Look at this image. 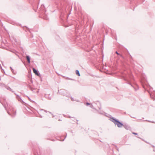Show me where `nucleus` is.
<instances>
[{"instance_id":"1","label":"nucleus","mask_w":155,"mask_h":155,"mask_svg":"<svg viewBox=\"0 0 155 155\" xmlns=\"http://www.w3.org/2000/svg\"><path fill=\"white\" fill-rule=\"evenodd\" d=\"M111 120L115 125H117L118 127H121L123 125V124L122 123L114 118H111Z\"/></svg>"},{"instance_id":"2","label":"nucleus","mask_w":155,"mask_h":155,"mask_svg":"<svg viewBox=\"0 0 155 155\" xmlns=\"http://www.w3.org/2000/svg\"><path fill=\"white\" fill-rule=\"evenodd\" d=\"M12 113L10 114L9 112H8V113L10 115H11L12 116H14L16 114V112L15 110H14V109H12Z\"/></svg>"},{"instance_id":"3","label":"nucleus","mask_w":155,"mask_h":155,"mask_svg":"<svg viewBox=\"0 0 155 155\" xmlns=\"http://www.w3.org/2000/svg\"><path fill=\"white\" fill-rule=\"evenodd\" d=\"M33 70L34 73L37 75L39 76V74H38V71L34 68H33Z\"/></svg>"},{"instance_id":"4","label":"nucleus","mask_w":155,"mask_h":155,"mask_svg":"<svg viewBox=\"0 0 155 155\" xmlns=\"http://www.w3.org/2000/svg\"><path fill=\"white\" fill-rule=\"evenodd\" d=\"M26 58L28 61V63H30V57L28 56H26Z\"/></svg>"},{"instance_id":"5","label":"nucleus","mask_w":155,"mask_h":155,"mask_svg":"<svg viewBox=\"0 0 155 155\" xmlns=\"http://www.w3.org/2000/svg\"><path fill=\"white\" fill-rule=\"evenodd\" d=\"M76 74L77 75H78L79 76H80L79 71L78 70H76Z\"/></svg>"},{"instance_id":"6","label":"nucleus","mask_w":155,"mask_h":155,"mask_svg":"<svg viewBox=\"0 0 155 155\" xmlns=\"http://www.w3.org/2000/svg\"><path fill=\"white\" fill-rule=\"evenodd\" d=\"M117 54V55H120L121 57H122V55L119 54L117 51H116L115 52Z\"/></svg>"},{"instance_id":"7","label":"nucleus","mask_w":155,"mask_h":155,"mask_svg":"<svg viewBox=\"0 0 155 155\" xmlns=\"http://www.w3.org/2000/svg\"><path fill=\"white\" fill-rule=\"evenodd\" d=\"M133 134H135L136 135H137V133H132Z\"/></svg>"},{"instance_id":"8","label":"nucleus","mask_w":155,"mask_h":155,"mask_svg":"<svg viewBox=\"0 0 155 155\" xmlns=\"http://www.w3.org/2000/svg\"><path fill=\"white\" fill-rule=\"evenodd\" d=\"M86 104H87V105H90V103H86Z\"/></svg>"},{"instance_id":"9","label":"nucleus","mask_w":155,"mask_h":155,"mask_svg":"<svg viewBox=\"0 0 155 155\" xmlns=\"http://www.w3.org/2000/svg\"><path fill=\"white\" fill-rule=\"evenodd\" d=\"M12 71L13 73H14V70H13H13H12Z\"/></svg>"},{"instance_id":"10","label":"nucleus","mask_w":155,"mask_h":155,"mask_svg":"<svg viewBox=\"0 0 155 155\" xmlns=\"http://www.w3.org/2000/svg\"><path fill=\"white\" fill-rule=\"evenodd\" d=\"M10 68H11V69L12 70H13V69L11 67H10Z\"/></svg>"},{"instance_id":"11","label":"nucleus","mask_w":155,"mask_h":155,"mask_svg":"<svg viewBox=\"0 0 155 155\" xmlns=\"http://www.w3.org/2000/svg\"><path fill=\"white\" fill-rule=\"evenodd\" d=\"M9 89H10V91H11V88H10Z\"/></svg>"},{"instance_id":"12","label":"nucleus","mask_w":155,"mask_h":155,"mask_svg":"<svg viewBox=\"0 0 155 155\" xmlns=\"http://www.w3.org/2000/svg\"><path fill=\"white\" fill-rule=\"evenodd\" d=\"M150 95L151 97V94H150Z\"/></svg>"},{"instance_id":"13","label":"nucleus","mask_w":155,"mask_h":155,"mask_svg":"<svg viewBox=\"0 0 155 155\" xmlns=\"http://www.w3.org/2000/svg\"><path fill=\"white\" fill-rule=\"evenodd\" d=\"M153 100H155V98H153Z\"/></svg>"}]
</instances>
